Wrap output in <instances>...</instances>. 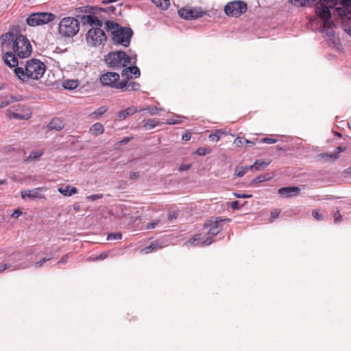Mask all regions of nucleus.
I'll return each instance as SVG.
<instances>
[{
    "label": "nucleus",
    "mask_w": 351,
    "mask_h": 351,
    "mask_svg": "<svg viewBox=\"0 0 351 351\" xmlns=\"http://www.w3.org/2000/svg\"><path fill=\"white\" fill-rule=\"evenodd\" d=\"M2 51L12 49L14 54L21 58L29 57L32 51L29 40L26 36L8 32L1 36Z\"/></svg>",
    "instance_id": "1"
},
{
    "label": "nucleus",
    "mask_w": 351,
    "mask_h": 351,
    "mask_svg": "<svg viewBox=\"0 0 351 351\" xmlns=\"http://www.w3.org/2000/svg\"><path fill=\"white\" fill-rule=\"evenodd\" d=\"M14 71L23 82H28L30 80H38L45 73L46 66L40 60L32 58L26 62L25 68L16 67Z\"/></svg>",
    "instance_id": "2"
},
{
    "label": "nucleus",
    "mask_w": 351,
    "mask_h": 351,
    "mask_svg": "<svg viewBox=\"0 0 351 351\" xmlns=\"http://www.w3.org/2000/svg\"><path fill=\"white\" fill-rule=\"evenodd\" d=\"M107 30L111 32L112 40L117 45L128 47L130 43L132 30L129 27H121L114 21H107L105 23Z\"/></svg>",
    "instance_id": "3"
},
{
    "label": "nucleus",
    "mask_w": 351,
    "mask_h": 351,
    "mask_svg": "<svg viewBox=\"0 0 351 351\" xmlns=\"http://www.w3.org/2000/svg\"><path fill=\"white\" fill-rule=\"evenodd\" d=\"M80 30V22L73 17H64L59 23L58 32L64 37H73Z\"/></svg>",
    "instance_id": "4"
},
{
    "label": "nucleus",
    "mask_w": 351,
    "mask_h": 351,
    "mask_svg": "<svg viewBox=\"0 0 351 351\" xmlns=\"http://www.w3.org/2000/svg\"><path fill=\"white\" fill-rule=\"evenodd\" d=\"M339 2V0H320L317 3L316 13L323 20L324 27H330V9H332Z\"/></svg>",
    "instance_id": "5"
},
{
    "label": "nucleus",
    "mask_w": 351,
    "mask_h": 351,
    "mask_svg": "<svg viewBox=\"0 0 351 351\" xmlns=\"http://www.w3.org/2000/svg\"><path fill=\"white\" fill-rule=\"evenodd\" d=\"M105 61L109 66L114 68H122L131 64V58L121 51L109 53Z\"/></svg>",
    "instance_id": "6"
},
{
    "label": "nucleus",
    "mask_w": 351,
    "mask_h": 351,
    "mask_svg": "<svg viewBox=\"0 0 351 351\" xmlns=\"http://www.w3.org/2000/svg\"><path fill=\"white\" fill-rule=\"evenodd\" d=\"M119 75L115 72H108L100 77L101 83L104 86L123 90L127 86V80L119 82Z\"/></svg>",
    "instance_id": "7"
},
{
    "label": "nucleus",
    "mask_w": 351,
    "mask_h": 351,
    "mask_svg": "<svg viewBox=\"0 0 351 351\" xmlns=\"http://www.w3.org/2000/svg\"><path fill=\"white\" fill-rule=\"evenodd\" d=\"M56 16L51 12H36L30 14L26 23L31 27L39 26L53 21Z\"/></svg>",
    "instance_id": "8"
},
{
    "label": "nucleus",
    "mask_w": 351,
    "mask_h": 351,
    "mask_svg": "<svg viewBox=\"0 0 351 351\" xmlns=\"http://www.w3.org/2000/svg\"><path fill=\"white\" fill-rule=\"evenodd\" d=\"M92 8L89 6L80 7L75 9V14L77 17L81 19L83 24H89L98 27H102V21L93 14L81 15V13H91Z\"/></svg>",
    "instance_id": "9"
},
{
    "label": "nucleus",
    "mask_w": 351,
    "mask_h": 351,
    "mask_svg": "<svg viewBox=\"0 0 351 351\" xmlns=\"http://www.w3.org/2000/svg\"><path fill=\"white\" fill-rule=\"evenodd\" d=\"M101 27L96 26L95 28H91L88 31L86 40L88 45L96 47L106 40V34Z\"/></svg>",
    "instance_id": "10"
},
{
    "label": "nucleus",
    "mask_w": 351,
    "mask_h": 351,
    "mask_svg": "<svg viewBox=\"0 0 351 351\" xmlns=\"http://www.w3.org/2000/svg\"><path fill=\"white\" fill-rule=\"evenodd\" d=\"M247 10V5L241 1L228 3L224 8V12L228 16L237 17Z\"/></svg>",
    "instance_id": "11"
},
{
    "label": "nucleus",
    "mask_w": 351,
    "mask_h": 351,
    "mask_svg": "<svg viewBox=\"0 0 351 351\" xmlns=\"http://www.w3.org/2000/svg\"><path fill=\"white\" fill-rule=\"evenodd\" d=\"M222 219L215 221H210L204 226L205 229H208L207 232L210 235L202 243V246H206L212 243L213 237L216 236L219 232L222 230V226L221 224Z\"/></svg>",
    "instance_id": "12"
},
{
    "label": "nucleus",
    "mask_w": 351,
    "mask_h": 351,
    "mask_svg": "<svg viewBox=\"0 0 351 351\" xmlns=\"http://www.w3.org/2000/svg\"><path fill=\"white\" fill-rule=\"evenodd\" d=\"M46 189L45 187H38L33 189L22 190L21 191V197L23 199L34 200L36 199H45L43 192Z\"/></svg>",
    "instance_id": "13"
},
{
    "label": "nucleus",
    "mask_w": 351,
    "mask_h": 351,
    "mask_svg": "<svg viewBox=\"0 0 351 351\" xmlns=\"http://www.w3.org/2000/svg\"><path fill=\"white\" fill-rule=\"evenodd\" d=\"M178 14L182 19L192 20L202 16L204 12L200 8H183L178 10Z\"/></svg>",
    "instance_id": "14"
},
{
    "label": "nucleus",
    "mask_w": 351,
    "mask_h": 351,
    "mask_svg": "<svg viewBox=\"0 0 351 351\" xmlns=\"http://www.w3.org/2000/svg\"><path fill=\"white\" fill-rule=\"evenodd\" d=\"M17 111L18 112L10 111L8 114L9 118L27 120L31 117L32 111L29 108L21 106L19 107V109L17 110Z\"/></svg>",
    "instance_id": "15"
},
{
    "label": "nucleus",
    "mask_w": 351,
    "mask_h": 351,
    "mask_svg": "<svg viewBox=\"0 0 351 351\" xmlns=\"http://www.w3.org/2000/svg\"><path fill=\"white\" fill-rule=\"evenodd\" d=\"M346 150V147L339 146L336 148L335 152L330 154L322 153L320 154L318 157L325 161H335L340 157V153L343 152Z\"/></svg>",
    "instance_id": "16"
},
{
    "label": "nucleus",
    "mask_w": 351,
    "mask_h": 351,
    "mask_svg": "<svg viewBox=\"0 0 351 351\" xmlns=\"http://www.w3.org/2000/svg\"><path fill=\"white\" fill-rule=\"evenodd\" d=\"M124 67L125 69L122 71L121 75L127 80L132 78L133 77L136 78L140 76V70L137 66H132L131 64H130Z\"/></svg>",
    "instance_id": "17"
},
{
    "label": "nucleus",
    "mask_w": 351,
    "mask_h": 351,
    "mask_svg": "<svg viewBox=\"0 0 351 351\" xmlns=\"http://www.w3.org/2000/svg\"><path fill=\"white\" fill-rule=\"evenodd\" d=\"M300 192V189L298 186L283 187L278 190V193L284 198H289L298 195Z\"/></svg>",
    "instance_id": "18"
},
{
    "label": "nucleus",
    "mask_w": 351,
    "mask_h": 351,
    "mask_svg": "<svg viewBox=\"0 0 351 351\" xmlns=\"http://www.w3.org/2000/svg\"><path fill=\"white\" fill-rule=\"evenodd\" d=\"M5 55L3 56L5 64L10 67H15L18 65V60L13 51L5 50Z\"/></svg>",
    "instance_id": "19"
},
{
    "label": "nucleus",
    "mask_w": 351,
    "mask_h": 351,
    "mask_svg": "<svg viewBox=\"0 0 351 351\" xmlns=\"http://www.w3.org/2000/svg\"><path fill=\"white\" fill-rule=\"evenodd\" d=\"M138 109L136 107L134 106H131L128 108L121 110L119 112L118 117L119 119H125L127 117L131 116L138 112Z\"/></svg>",
    "instance_id": "20"
},
{
    "label": "nucleus",
    "mask_w": 351,
    "mask_h": 351,
    "mask_svg": "<svg viewBox=\"0 0 351 351\" xmlns=\"http://www.w3.org/2000/svg\"><path fill=\"white\" fill-rule=\"evenodd\" d=\"M64 123L62 120L58 118L52 119L50 123L48 125V128L50 130H60L64 128Z\"/></svg>",
    "instance_id": "21"
},
{
    "label": "nucleus",
    "mask_w": 351,
    "mask_h": 351,
    "mask_svg": "<svg viewBox=\"0 0 351 351\" xmlns=\"http://www.w3.org/2000/svg\"><path fill=\"white\" fill-rule=\"evenodd\" d=\"M44 154L43 150H34L32 151L29 156L25 160L26 162H34L40 159V158Z\"/></svg>",
    "instance_id": "22"
},
{
    "label": "nucleus",
    "mask_w": 351,
    "mask_h": 351,
    "mask_svg": "<svg viewBox=\"0 0 351 351\" xmlns=\"http://www.w3.org/2000/svg\"><path fill=\"white\" fill-rule=\"evenodd\" d=\"M79 86V82L75 80H67L63 82L62 86L67 90H73Z\"/></svg>",
    "instance_id": "23"
},
{
    "label": "nucleus",
    "mask_w": 351,
    "mask_h": 351,
    "mask_svg": "<svg viewBox=\"0 0 351 351\" xmlns=\"http://www.w3.org/2000/svg\"><path fill=\"white\" fill-rule=\"evenodd\" d=\"M104 126L100 123H96L93 124L90 129V132L95 136L101 134L104 132Z\"/></svg>",
    "instance_id": "24"
},
{
    "label": "nucleus",
    "mask_w": 351,
    "mask_h": 351,
    "mask_svg": "<svg viewBox=\"0 0 351 351\" xmlns=\"http://www.w3.org/2000/svg\"><path fill=\"white\" fill-rule=\"evenodd\" d=\"M158 125H160V122L156 119H150L145 121L143 128L145 130H149L154 129Z\"/></svg>",
    "instance_id": "25"
},
{
    "label": "nucleus",
    "mask_w": 351,
    "mask_h": 351,
    "mask_svg": "<svg viewBox=\"0 0 351 351\" xmlns=\"http://www.w3.org/2000/svg\"><path fill=\"white\" fill-rule=\"evenodd\" d=\"M317 0H289L290 3L296 6L311 5Z\"/></svg>",
    "instance_id": "26"
},
{
    "label": "nucleus",
    "mask_w": 351,
    "mask_h": 351,
    "mask_svg": "<svg viewBox=\"0 0 351 351\" xmlns=\"http://www.w3.org/2000/svg\"><path fill=\"white\" fill-rule=\"evenodd\" d=\"M161 247H162V246H160L158 243L154 242V243H152V244H150L149 245L142 249L141 252L144 254H148V253H150L153 250H156L161 248Z\"/></svg>",
    "instance_id": "27"
},
{
    "label": "nucleus",
    "mask_w": 351,
    "mask_h": 351,
    "mask_svg": "<svg viewBox=\"0 0 351 351\" xmlns=\"http://www.w3.org/2000/svg\"><path fill=\"white\" fill-rule=\"evenodd\" d=\"M160 110L156 106H148L145 108H141L138 111H147L150 115L154 116L158 114Z\"/></svg>",
    "instance_id": "28"
},
{
    "label": "nucleus",
    "mask_w": 351,
    "mask_h": 351,
    "mask_svg": "<svg viewBox=\"0 0 351 351\" xmlns=\"http://www.w3.org/2000/svg\"><path fill=\"white\" fill-rule=\"evenodd\" d=\"M268 165L267 163H266L263 160H256L252 165L249 167V169L250 170H252L255 169L256 170H258L261 169H264Z\"/></svg>",
    "instance_id": "29"
},
{
    "label": "nucleus",
    "mask_w": 351,
    "mask_h": 351,
    "mask_svg": "<svg viewBox=\"0 0 351 351\" xmlns=\"http://www.w3.org/2000/svg\"><path fill=\"white\" fill-rule=\"evenodd\" d=\"M153 3L163 10H166L170 5L169 0H152Z\"/></svg>",
    "instance_id": "30"
},
{
    "label": "nucleus",
    "mask_w": 351,
    "mask_h": 351,
    "mask_svg": "<svg viewBox=\"0 0 351 351\" xmlns=\"http://www.w3.org/2000/svg\"><path fill=\"white\" fill-rule=\"evenodd\" d=\"M250 169L247 167H237L235 168L234 176L237 177L243 176L247 170Z\"/></svg>",
    "instance_id": "31"
},
{
    "label": "nucleus",
    "mask_w": 351,
    "mask_h": 351,
    "mask_svg": "<svg viewBox=\"0 0 351 351\" xmlns=\"http://www.w3.org/2000/svg\"><path fill=\"white\" fill-rule=\"evenodd\" d=\"M223 134V132L221 130H217L215 131V133H213L209 135V138L213 141L217 142L219 141L221 134Z\"/></svg>",
    "instance_id": "32"
},
{
    "label": "nucleus",
    "mask_w": 351,
    "mask_h": 351,
    "mask_svg": "<svg viewBox=\"0 0 351 351\" xmlns=\"http://www.w3.org/2000/svg\"><path fill=\"white\" fill-rule=\"evenodd\" d=\"M270 178H271V177L268 174L261 175V176H259L256 177V178H254L252 180V184L260 183V182L268 180Z\"/></svg>",
    "instance_id": "33"
},
{
    "label": "nucleus",
    "mask_w": 351,
    "mask_h": 351,
    "mask_svg": "<svg viewBox=\"0 0 351 351\" xmlns=\"http://www.w3.org/2000/svg\"><path fill=\"white\" fill-rule=\"evenodd\" d=\"M202 239V235L200 234H195L193 237L190 239L185 243V245H196V242Z\"/></svg>",
    "instance_id": "34"
},
{
    "label": "nucleus",
    "mask_w": 351,
    "mask_h": 351,
    "mask_svg": "<svg viewBox=\"0 0 351 351\" xmlns=\"http://www.w3.org/2000/svg\"><path fill=\"white\" fill-rule=\"evenodd\" d=\"M139 88L140 84L138 83L132 82L129 84L127 82V86L124 89L128 90H138Z\"/></svg>",
    "instance_id": "35"
},
{
    "label": "nucleus",
    "mask_w": 351,
    "mask_h": 351,
    "mask_svg": "<svg viewBox=\"0 0 351 351\" xmlns=\"http://www.w3.org/2000/svg\"><path fill=\"white\" fill-rule=\"evenodd\" d=\"M71 186L67 185L65 187H60L58 191L60 193L62 194L64 196H70L69 189Z\"/></svg>",
    "instance_id": "36"
},
{
    "label": "nucleus",
    "mask_w": 351,
    "mask_h": 351,
    "mask_svg": "<svg viewBox=\"0 0 351 351\" xmlns=\"http://www.w3.org/2000/svg\"><path fill=\"white\" fill-rule=\"evenodd\" d=\"M121 237H122V234L121 232L110 233L108 235L107 239L108 240H119V239H121Z\"/></svg>",
    "instance_id": "37"
},
{
    "label": "nucleus",
    "mask_w": 351,
    "mask_h": 351,
    "mask_svg": "<svg viewBox=\"0 0 351 351\" xmlns=\"http://www.w3.org/2000/svg\"><path fill=\"white\" fill-rule=\"evenodd\" d=\"M182 117H176V119H169L167 120L166 123L169 125H175V124H179L182 123Z\"/></svg>",
    "instance_id": "38"
},
{
    "label": "nucleus",
    "mask_w": 351,
    "mask_h": 351,
    "mask_svg": "<svg viewBox=\"0 0 351 351\" xmlns=\"http://www.w3.org/2000/svg\"><path fill=\"white\" fill-rule=\"evenodd\" d=\"M108 110V108L106 106H101V107L99 108L98 109H97L93 112V114H97L98 116H101L105 112H106Z\"/></svg>",
    "instance_id": "39"
},
{
    "label": "nucleus",
    "mask_w": 351,
    "mask_h": 351,
    "mask_svg": "<svg viewBox=\"0 0 351 351\" xmlns=\"http://www.w3.org/2000/svg\"><path fill=\"white\" fill-rule=\"evenodd\" d=\"M313 216L317 219V220H322L324 219L323 215L319 213V210H313L312 211Z\"/></svg>",
    "instance_id": "40"
},
{
    "label": "nucleus",
    "mask_w": 351,
    "mask_h": 351,
    "mask_svg": "<svg viewBox=\"0 0 351 351\" xmlns=\"http://www.w3.org/2000/svg\"><path fill=\"white\" fill-rule=\"evenodd\" d=\"M103 197L102 194H95L86 197V199L90 201H95Z\"/></svg>",
    "instance_id": "41"
},
{
    "label": "nucleus",
    "mask_w": 351,
    "mask_h": 351,
    "mask_svg": "<svg viewBox=\"0 0 351 351\" xmlns=\"http://www.w3.org/2000/svg\"><path fill=\"white\" fill-rule=\"evenodd\" d=\"M233 195L238 198H250L252 197V195L251 194H245V193H234Z\"/></svg>",
    "instance_id": "42"
},
{
    "label": "nucleus",
    "mask_w": 351,
    "mask_h": 351,
    "mask_svg": "<svg viewBox=\"0 0 351 351\" xmlns=\"http://www.w3.org/2000/svg\"><path fill=\"white\" fill-rule=\"evenodd\" d=\"M139 178V173L137 171H131L130 173V178L131 180H135Z\"/></svg>",
    "instance_id": "43"
},
{
    "label": "nucleus",
    "mask_w": 351,
    "mask_h": 351,
    "mask_svg": "<svg viewBox=\"0 0 351 351\" xmlns=\"http://www.w3.org/2000/svg\"><path fill=\"white\" fill-rule=\"evenodd\" d=\"M50 259H51L50 258H43L40 261H38L37 263H36L35 265H36V267H40L41 266L43 265V264L45 263H46L47 261H49Z\"/></svg>",
    "instance_id": "44"
},
{
    "label": "nucleus",
    "mask_w": 351,
    "mask_h": 351,
    "mask_svg": "<svg viewBox=\"0 0 351 351\" xmlns=\"http://www.w3.org/2000/svg\"><path fill=\"white\" fill-rule=\"evenodd\" d=\"M245 143L244 141V138H241V137H237L234 141V143L237 145V146H240L241 145H243V143Z\"/></svg>",
    "instance_id": "45"
},
{
    "label": "nucleus",
    "mask_w": 351,
    "mask_h": 351,
    "mask_svg": "<svg viewBox=\"0 0 351 351\" xmlns=\"http://www.w3.org/2000/svg\"><path fill=\"white\" fill-rule=\"evenodd\" d=\"M335 222L338 223L341 221L342 216L339 211H337L334 214Z\"/></svg>",
    "instance_id": "46"
},
{
    "label": "nucleus",
    "mask_w": 351,
    "mask_h": 351,
    "mask_svg": "<svg viewBox=\"0 0 351 351\" xmlns=\"http://www.w3.org/2000/svg\"><path fill=\"white\" fill-rule=\"evenodd\" d=\"M196 153L199 155V156H204L206 155V154L208 153V152L207 151V149L206 148H199Z\"/></svg>",
    "instance_id": "47"
},
{
    "label": "nucleus",
    "mask_w": 351,
    "mask_h": 351,
    "mask_svg": "<svg viewBox=\"0 0 351 351\" xmlns=\"http://www.w3.org/2000/svg\"><path fill=\"white\" fill-rule=\"evenodd\" d=\"M22 215V211H21L19 209L15 210L13 213L12 214V217L13 218H18Z\"/></svg>",
    "instance_id": "48"
},
{
    "label": "nucleus",
    "mask_w": 351,
    "mask_h": 351,
    "mask_svg": "<svg viewBox=\"0 0 351 351\" xmlns=\"http://www.w3.org/2000/svg\"><path fill=\"white\" fill-rule=\"evenodd\" d=\"M108 256L107 252H102L95 258L96 261L104 260Z\"/></svg>",
    "instance_id": "49"
},
{
    "label": "nucleus",
    "mask_w": 351,
    "mask_h": 351,
    "mask_svg": "<svg viewBox=\"0 0 351 351\" xmlns=\"http://www.w3.org/2000/svg\"><path fill=\"white\" fill-rule=\"evenodd\" d=\"M158 223H159V220H155L154 221L149 223L147 226V229L154 228Z\"/></svg>",
    "instance_id": "50"
},
{
    "label": "nucleus",
    "mask_w": 351,
    "mask_h": 351,
    "mask_svg": "<svg viewBox=\"0 0 351 351\" xmlns=\"http://www.w3.org/2000/svg\"><path fill=\"white\" fill-rule=\"evenodd\" d=\"M276 141H277L276 140L271 138H265L262 139V142L269 143V144L275 143Z\"/></svg>",
    "instance_id": "51"
},
{
    "label": "nucleus",
    "mask_w": 351,
    "mask_h": 351,
    "mask_svg": "<svg viewBox=\"0 0 351 351\" xmlns=\"http://www.w3.org/2000/svg\"><path fill=\"white\" fill-rule=\"evenodd\" d=\"M191 165H182L179 167V171H187L191 168Z\"/></svg>",
    "instance_id": "52"
},
{
    "label": "nucleus",
    "mask_w": 351,
    "mask_h": 351,
    "mask_svg": "<svg viewBox=\"0 0 351 351\" xmlns=\"http://www.w3.org/2000/svg\"><path fill=\"white\" fill-rule=\"evenodd\" d=\"M230 207L233 209L239 208V202L238 201H234L231 203Z\"/></svg>",
    "instance_id": "53"
},
{
    "label": "nucleus",
    "mask_w": 351,
    "mask_h": 351,
    "mask_svg": "<svg viewBox=\"0 0 351 351\" xmlns=\"http://www.w3.org/2000/svg\"><path fill=\"white\" fill-rule=\"evenodd\" d=\"M10 265L9 264H4L0 266V273L4 271L5 269L10 268Z\"/></svg>",
    "instance_id": "54"
},
{
    "label": "nucleus",
    "mask_w": 351,
    "mask_h": 351,
    "mask_svg": "<svg viewBox=\"0 0 351 351\" xmlns=\"http://www.w3.org/2000/svg\"><path fill=\"white\" fill-rule=\"evenodd\" d=\"M67 260H68V254H66V255L63 256L61 258V259L58 262V264H60V263H65L67 262Z\"/></svg>",
    "instance_id": "55"
},
{
    "label": "nucleus",
    "mask_w": 351,
    "mask_h": 351,
    "mask_svg": "<svg viewBox=\"0 0 351 351\" xmlns=\"http://www.w3.org/2000/svg\"><path fill=\"white\" fill-rule=\"evenodd\" d=\"M70 196L77 193V189L75 187L71 186L69 189Z\"/></svg>",
    "instance_id": "56"
},
{
    "label": "nucleus",
    "mask_w": 351,
    "mask_h": 351,
    "mask_svg": "<svg viewBox=\"0 0 351 351\" xmlns=\"http://www.w3.org/2000/svg\"><path fill=\"white\" fill-rule=\"evenodd\" d=\"M131 139H132V137H125L123 140H121L119 143L121 144H126L128 143Z\"/></svg>",
    "instance_id": "57"
},
{
    "label": "nucleus",
    "mask_w": 351,
    "mask_h": 351,
    "mask_svg": "<svg viewBox=\"0 0 351 351\" xmlns=\"http://www.w3.org/2000/svg\"><path fill=\"white\" fill-rule=\"evenodd\" d=\"M190 138H191L190 134H186L182 136V140H184V141H189V140H190Z\"/></svg>",
    "instance_id": "58"
},
{
    "label": "nucleus",
    "mask_w": 351,
    "mask_h": 351,
    "mask_svg": "<svg viewBox=\"0 0 351 351\" xmlns=\"http://www.w3.org/2000/svg\"><path fill=\"white\" fill-rule=\"evenodd\" d=\"M80 205L78 204H74L73 208L75 210L77 211L80 210Z\"/></svg>",
    "instance_id": "59"
},
{
    "label": "nucleus",
    "mask_w": 351,
    "mask_h": 351,
    "mask_svg": "<svg viewBox=\"0 0 351 351\" xmlns=\"http://www.w3.org/2000/svg\"><path fill=\"white\" fill-rule=\"evenodd\" d=\"M333 133H334V134H335V135L337 136H338V137H339V138H341V137H342V134H341L340 132H336V131H335V132H334Z\"/></svg>",
    "instance_id": "60"
},
{
    "label": "nucleus",
    "mask_w": 351,
    "mask_h": 351,
    "mask_svg": "<svg viewBox=\"0 0 351 351\" xmlns=\"http://www.w3.org/2000/svg\"><path fill=\"white\" fill-rule=\"evenodd\" d=\"M244 141H245V143H250V144H252V145H254V142L250 141H249L247 139L244 138Z\"/></svg>",
    "instance_id": "61"
},
{
    "label": "nucleus",
    "mask_w": 351,
    "mask_h": 351,
    "mask_svg": "<svg viewBox=\"0 0 351 351\" xmlns=\"http://www.w3.org/2000/svg\"><path fill=\"white\" fill-rule=\"evenodd\" d=\"M278 213H276H276H271V217H272V218H274V219H275V218H277V217H278Z\"/></svg>",
    "instance_id": "62"
},
{
    "label": "nucleus",
    "mask_w": 351,
    "mask_h": 351,
    "mask_svg": "<svg viewBox=\"0 0 351 351\" xmlns=\"http://www.w3.org/2000/svg\"><path fill=\"white\" fill-rule=\"evenodd\" d=\"M5 183H6V180H0V185L5 184Z\"/></svg>",
    "instance_id": "63"
},
{
    "label": "nucleus",
    "mask_w": 351,
    "mask_h": 351,
    "mask_svg": "<svg viewBox=\"0 0 351 351\" xmlns=\"http://www.w3.org/2000/svg\"><path fill=\"white\" fill-rule=\"evenodd\" d=\"M347 171H348V172L349 173H350V174H351V167H350V168H349Z\"/></svg>",
    "instance_id": "64"
}]
</instances>
